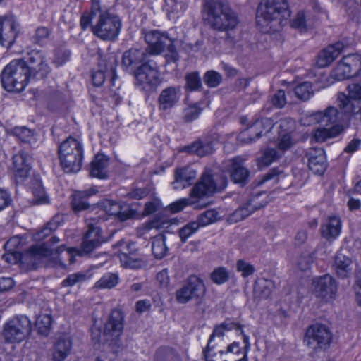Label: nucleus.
<instances>
[{
	"mask_svg": "<svg viewBox=\"0 0 361 361\" xmlns=\"http://www.w3.org/2000/svg\"><path fill=\"white\" fill-rule=\"evenodd\" d=\"M203 11L207 16V21L209 27L214 31L225 32L220 39L212 38V42L221 44L224 42L227 45H233L236 40L231 32L236 28L238 18L230 7L228 1L205 0Z\"/></svg>",
	"mask_w": 361,
	"mask_h": 361,
	"instance_id": "obj_1",
	"label": "nucleus"
},
{
	"mask_svg": "<svg viewBox=\"0 0 361 361\" xmlns=\"http://www.w3.org/2000/svg\"><path fill=\"white\" fill-rule=\"evenodd\" d=\"M348 95L338 92L336 95V107L330 106L324 113L322 122L338 123L343 126L349 123L355 116L361 120V83H352L348 85Z\"/></svg>",
	"mask_w": 361,
	"mask_h": 361,
	"instance_id": "obj_2",
	"label": "nucleus"
},
{
	"mask_svg": "<svg viewBox=\"0 0 361 361\" xmlns=\"http://www.w3.org/2000/svg\"><path fill=\"white\" fill-rule=\"evenodd\" d=\"M66 262L71 265L75 262L74 250L67 249L61 245L54 250L47 247L46 244L32 246L29 250L28 262L37 267L40 264H46L53 267H66Z\"/></svg>",
	"mask_w": 361,
	"mask_h": 361,
	"instance_id": "obj_3",
	"label": "nucleus"
},
{
	"mask_svg": "<svg viewBox=\"0 0 361 361\" xmlns=\"http://www.w3.org/2000/svg\"><path fill=\"white\" fill-rule=\"evenodd\" d=\"M30 80L25 60L23 59L11 61L1 73V85L8 92L23 91Z\"/></svg>",
	"mask_w": 361,
	"mask_h": 361,
	"instance_id": "obj_4",
	"label": "nucleus"
},
{
	"mask_svg": "<svg viewBox=\"0 0 361 361\" xmlns=\"http://www.w3.org/2000/svg\"><path fill=\"white\" fill-rule=\"evenodd\" d=\"M290 17L287 0H262L259 3L257 18L258 22L274 23V26L283 27L288 23Z\"/></svg>",
	"mask_w": 361,
	"mask_h": 361,
	"instance_id": "obj_5",
	"label": "nucleus"
},
{
	"mask_svg": "<svg viewBox=\"0 0 361 361\" xmlns=\"http://www.w3.org/2000/svg\"><path fill=\"white\" fill-rule=\"evenodd\" d=\"M59 157L66 173L78 172L82 167L83 147L76 139L69 137L59 146Z\"/></svg>",
	"mask_w": 361,
	"mask_h": 361,
	"instance_id": "obj_6",
	"label": "nucleus"
},
{
	"mask_svg": "<svg viewBox=\"0 0 361 361\" xmlns=\"http://www.w3.org/2000/svg\"><path fill=\"white\" fill-rule=\"evenodd\" d=\"M145 39L148 44V54L157 55L166 52L167 62H175L178 60L174 42L166 33L152 30L145 34Z\"/></svg>",
	"mask_w": 361,
	"mask_h": 361,
	"instance_id": "obj_7",
	"label": "nucleus"
},
{
	"mask_svg": "<svg viewBox=\"0 0 361 361\" xmlns=\"http://www.w3.org/2000/svg\"><path fill=\"white\" fill-rule=\"evenodd\" d=\"M32 329V322L27 316L17 315L4 324L2 334L5 342L20 343L30 335Z\"/></svg>",
	"mask_w": 361,
	"mask_h": 361,
	"instance_id": "obj_8",
	"label": "nucleus"
},
{
	"mask_svg": "<svg viewBox=\"0 0 361 361\" xmlns=\"http://www.w3.org/2000/svg\"><path fill=\"white\" fill-rule=\"evenodd\" d=\"M121 27L119 18L109 12L101 13L92 26L94 35L103 40H114Z\"/></svg>",
	"mask_w": 361,
	"mask_h": 361,
	"instance_id": "obj_9",
	"label": "nucleus"
},
{
	"mask_svg": "<svg viewBox=\"0 0 361 361\" xmlns=\"http://www.w3.org/2000/svg\"><path fill=\"white\" fill-rule=\"evenodd\" d=\"M331 341V331L326 325L321 324L309 326L304 337L305 344L314 351L328 349Z\"/></svg>",
	"mask_w": 361,
	"mask_h": 361,
	"instance_id": "obj_10",
	"label": "nucleus"
},
{
	"mask_svg": "<svg viewBox=\"0 0 361 361\" xmlns=\"http://www.w3.org/2000/svg\"><path fill=\"white\" fill-rule=\"evenodd\" d=\"M134 75L136 80L135 85L142 91L154 90L161 83L157 67L149 63H144L137 67Z\"/></svg>",
	"mask_w": 361,
	"mask_h": 361,
	"instance_id": "obj_11",
	"label": "nucleus"
},
{
	"mask_svg": "<svg viewBox=\"0 0 361 361\" xmlns=\"http://www.w3.org/2000/svg\"><path fill=\"white\" fill-rule=\"evenodd\" d=\"M206 291L203 280L192 275L188 278L184 286L176 290V299L180 304H185L192 299H202Z\"/></svg>",
	"mask_w": 361,
	"mask_h": 361,
	"instance_id": "obj_12",
	"label": "nucleus"
},
{
	"mask_svg": "<svg viewBox=\"0 0 361 361\" xmlns=\"http://www.w3.org/2000/svg\"><path fill=\"white\" fill-rule=\"evenodd\" d=\"M221 179L222 183L219 184L210 171H205L200 180L192 189L190 192L191 197L201 198L204 196H209L224 189L226 186L227 179L226 177H221Z\"/></svg>",
	"mask_w": 361,
	"mask_h": 361,
	"instance_id": "obj_13",
	"label": "nucleus"
},
{
	"mask_svg": "<svg viewBox=\"0 0 361 361\" xmlns=\"http://www.w3.org/2000/svg\"><path fill=\"white\" fill-rule=\"evenodd\" d=\"M25 64L30 79H43L51 70L44 54L38 50H32L28 53Z\"/></svg>",
	"mask_w": 361,
	"mask_h": 361,
	"instance_id": "obj_14",
	"label": "nucleus"
},
{
	"mask_svg": "<svg viewBox=\"0 0 361 361\" xmlns=\"http://www.w3.org/2000/svg\"><path fill=\"white\" fill-rule=\"evenodd\" d=\"M92 220L93 221H97V222L87 224L88 229L84 235L81 244V252L85 254L91 252L106 241L105 238L102 235L101 228L97 226L98 221L101 220L104 221L106 219L102 218L101 215H99L92 219Z\"/></svg>",
	"mask_w": 361,
	"mask_h": 361,
	"instance_id": "obj_15",
	"label": "nucleus"
},
{
	"mask_svg": "<svg viewBox=\"0 0 361 361\" xmlns=\"http://www.w3.org/2000/svg\"><path fill=\"white\" fill-rule=\"evenodd\" d=\"M268 203V196L264 192H257L247 202L237 209L230 216V220L238 222L250 216L257 209L265 207Z\"/></svg>",
	"mask_w": 361,
	"mask_h": 361,
	"instance_id": "obj_16",
	"label": "nucleus"
},
{
	"mask_svg": "<svg viewBox=\"0 0 361 361\" xmlns=\"http://www.w3.org/2000/svg\"><path fill=\"white\" fill-rule=\"evenodd\" d=\"M274 127L273 121L269 118L256 120L248 128L241 132L238 139L243 143H252L269 133Z\"/></svg>",
	"mask_w": 361,
	"mask_h": 361,
	"instance_id": "obj_17",
	"label": "nucleus"
},
{
	"mask_svg": "<svg viewBox=\"0 0 361 361\" xmlns=\"http://www.w3.org/2000/svg\"><path fill=\"white\" fill-rule=\"evenodd\" d=\"M312 286L316 296L326 301L333 299L336 293V282L329 274L314 279Z\"/></svg>",
	"mask_w": 361,
	"mask_h": 361,
	"instance_id": "obj_18",
	"label": "nucleus"
},
{
	"mask_svg": "<svg viewBox=\"0 0 361 361\" xmlns=\"http://www.w3.org/2000/svg\"><path fill=\"white\" fill-rule=\"evenodd\" d=\"M123 330V314L121 310L115 309L111 311L106 323L103 336L106 341L116 342Z\"/></svg>",
	"mask_w": 361,
	"mask_h": 361,
	"instance_id": "obj_19",
	"label": "nucleus"
},
{
	"mask_svg": "<svg viewBox=\"0 0 361 361\" xmlns=\"http://www.w3.org/2000/svg\"><path fill=\"white\" fill-rule=\"evenodd\" d=\"M18 25L13 16L0 17V44L10 48L18 35Z\"/></svg>",
	"mask_w": 361,
	"mask_h": 361,
	"instance_id": "obj_20",
	"label": "nucleus"
},
{
	"mask_svg": "<svg viewBox=\"0 0 361 361\" xmlns=\"http://www.w3.org/2000/svg\"><path fill=\"white\" fill-rule=\"evenodd\" d=\"M148 55L147 49L132 48L126 51L122 56V66L126 71L135 73L141 64L145 63Z\"/></svg>",
	"mask_w": 361,
	"mask_h": 361,
	"instance_id": "obj_21",
	"label": "nucleus"
},
{
	"mask_svg": "<svg viewBox=\"0 0 361 361\" xmlns=\"http://www.w3.org/2000/svg\"><path fill=\"white\" fill-rule=\"evenodd\" d=\"M228 163L231 180L240 187L245 185L249 180L250 171L244 166V159L236 157L229 160Z\"/></svg>",
	"mask_w": 361,
	"mask_h": 361,
	"instance_id": "obj_22",
	"label": "nucleus"
},
{
	"mask_svg": "<svg viewBox=\"0 0 361 361\" xmlns=\"http://www.w3.org/2000/svg\"><path fill=\"white\" fill-rule=\"evenodd\" d=\"M319 113H323L322 111H319L316 114V118L318 119V122L322 123V124L327 126L331 124L330 123L322 122V116H319ZM333 126L329 128H319L314 130V139L317 142H325L327 139L335 137L339 135L344 130V126L341 124L338 123H331Z\"/></svg>",
	"mask_w": 361,
	"mask_h": 361,
	"instance_id": "obj_23",
	"label": "nucleus"
},
{
	"mask_svg": "<svg viewBox=\"0 0 361 361\" xmlns=\"http://www.w3.org/2000/svg\"><path fill=\"white\" fill-rule=\"evenodd\" d=\"M307 155L310 170L315 174L322 175L327 167L324 151L321 148L310 149Z\"/></svg>",
	"mask_w": 361,
	"mask_h": 361,
	"instance_id": "obj_24",
	"label": "nucleus"
},
{
	"mask_svg": "<svg viewBox=\"0 0 361 361\" xmlns=\"http://www.w3.org/2000/svg\"><path fill=\"white\" fill-rule=\"evenodd\" d=\"M99 204L102 212L106 213L109 215L116 216L121 221L131 218L133 214V212L128 208L111 200H104L102 201Z\"/></svg>",
	"mask_w": 361,
	"mask_h": 361,
	"instance_id": "obj_25",
	"label": "nucleus"
},
{
	"mask_svg": "<svg viewBox=\"0 0 361 361\" xmlns=\"http://www.w3.org/2000/svg\"><path fill=\"white\" fill-rule=\"evenodd\" d=\"M31 157L27 153L20 151L13 157V165L16 178L22 181L27 177L31 169Z\"/></svg>",
	"mask_w": 361,
	"mask_h": 361,
	"instance_id": "obj_26",
	"label": "nucleus"
},
{
	"mask_svg": "<svg viewBox=\"0 0 361 361\" xmlns=\"http://www.w3.org/2000/svg\"><path fill=\"white\" fill-rule=\"evenodd\" d=\"M180 87H169L164 89L158 98L159 109L166 111L174 106L179 101Z\"/></svg>",
	"mask_w": 361,
	"mask_h": 361,
	"instance_id": "obj_27",
	"label": "nucleus"
},
{
	"mask_svg": "<svg viewBox=\"0 0 361 361\" xmlns=\"http://www.w3.org/2000/svg\"><path fill=\"white\" fill-rule=\"evenodd\" d=\"M72 344V340L70 336L63 335L59 337L53 347V360L63 361L71 354Z\"/></svg>",
	"mask_w": 361,
	"mask_h": 361,
	"instance_id": "obj_28",
	"label": "nucleus"
},
{
	"mask_svg": "<svg viewBox=\"0 0 361 361\" xmlns=\"http://www.w3.org/2000/svg\"><path fill=\"white\" fill-rule=\"evenodd\" d=\"M343 48V43L337 42L324 49L317 56V66L319 68L328 66L339 56Z\"/></svg>",
	"mask_w": 361,
	"mask_h": 361,
	"instance_id": "obj_29",
	"label": "nucleus"
},
{
	"mask_svg": "<svg viewBox=\"0 0 361 361\" xmlns=\"http://www.w3.org/2000/svg\"><path fill=\"white\" fill-rule=\"evenodd\" d=\"M98 192L95 188L84 191H76L72 195L71 207L75 212H80L89 209L91 206L88 198Z\"/></svg>",
	"mask_w": 361,
	"mask_h": 361,
	"instance_id": "obj_30",
	"label": "nucleus"
},
{
	"mask_svg": "<svg viewBox=\"0 0 361 361\" xmlns=\"http://www.w3.org/2000/svg\"><path fill=\"white\" fill-rule=\"evenodd\" d=\"M196 175V171L189 166L177 169L175 172V180L173 183V188H185L191 185Z\"/></svg>",
	"mask_w": 361,
	"mask_h": 361,
	"instance_id": "obj_31",
	"label": "nucleus"
},
{
	"mask_svg": "<svg viewBox=\"0 0 361 361\" xmlns=\"http://www.w3.org/2000/svg\"><path fill=\"white\" fill-rule=\"evenodd\" d=\"M334 267L339 277L346 278L351 274L352 260L339 251L335 257Z\"/></svg>",
	"mask_w": 361,
	"mask_h": 361,
	"instance_id": "obj_32",
	"label": "nucleus"
},
{
	"mask_svg": "<svg viewBox=\"0 0 361 361\" xmlns=\"http://www.w3.org/2000/svg\"><path fill=\"white\" fill-rule=\"evenodd\" d=\"M322 235L327 240L335 239L341 232V220L336 216H330L322 226Z\"/></svg>",
	"mask_w": 361,
	"mask_h": 361,
	"instance_id": "obj_33",
	"label": "nucleus"
},
{
	"mask_svg": "<svg viewBox=\"0 0 361 361\" xmlns=\"http://www.w3.org/2000/svg\"><path fill=\"white\" fill-rule=\"evenodd\" d=\"M109 159L106 156L98 154L91 163L90 176L99 178H106V168L108 166Z\"/></svg>",
	"mask_w": 361,
	"mask_h": 361,
	"instance_id": "obj_34",
	"label": "nucleus"
},
{
	"mask_svg": "<svg viewBox=\"0 0 361 361\" xmlns=\"http://www.w3.org/2000/svg\"><path fill=\"white\" fill-rule=\"evenodd\" d=\"M233 329L241 330V325L231 319H226L221 324L215 325L207 343L212 345L215 337L222 338L225 336L226 331H229Z\"/></svg>",
	"mask_w": 361,
	"mask_h": 361,
	"instance_id": "obj_35",
	"label": "nucleus"
},
{
	"mask_svg": "<svg viewBox=\"0 0 361 361\" xmlns=\"http://www.w3.org/2000/svg\"><path fill=\"white\" fill-rule=\"evenodd\" d=\"M181 152L195 154L199 157H205L214 152V147L210 142H195L190 145L185 146Z\"/></svg>",
	"mask_w": 361,
	"mask_h": 361,
	"instance_id": "obj_36",
	"label": "nucleus"
},
{
	"mask_svg": "<svg viewBox=\"0 0 361 361\" xmlns=\"http://www.w3.org/2000/svg\"><path fill=\"white\" fill-rule=\"evenodd\" d=\"M152 251L157 259H162L166 255L168 247L164 235H158L152 239Z\"/></svg>",
	"mask_w": 361,
	"mask_h": 361,
	"instance_id": "obj_37",
	"label": "nucleus"
},
{
	"mask_svg": "<svg viewBox=\"0 0 361 361\" xmlns=\"http://www.w3.org/2000/svg\"><path fill=\"white\" fill-rule=\"evenodd\" d=\"M185 90L188 92L199 91L202 87V80L200 74L197 71L186 73L185 75Z\"/></svg>",
	"mask_w": 361,
	"mask_h": 361,
	"instance_id": "obj_38",
	"label": "nucleus"
},
{
	"mask_svg": "<svg viewBox=\"0 0 361 361\" xmlns=\"http://www.w3.org/2000/svg\"><path fill=\"white\" fill-rule=\"evenodd\" d=\"M119 281L117 274L114 273H106L95 283L94 287L100 289H111L115 287Z\"/></svg>",
	"mask_w": 361,
	"mask_h": 361,
	"instance_id": "obj_39",
	"label": "nucleus"
},
{
	"mask_svg": "<svg viewBox=\"0 0 361 361\" xmlns=\"http://www.w3.org/2000/svg\"><path fill=\"white\" fill-rule=\"evenodd\" d=\"M281 156V153L274 148H267L262 152V156L258 158V165L267 166L276 161Z\"/></svg>",
	"mask_w": 361,
	"mask_h": 361,
	"instance_id": "obj_40",
	"label": "nucleus"
},
{
	"mask_svg": "<svg viewBox=\"0 0 361 361\" xmlns=\"http://www.w3.org/2000/svg\"><path fill=\"white\" fill-rule=\"evenodd\" d=\"M118 256L121 263L124 267L136 269L141 267L142 262L135 257V255L133 252L127 253L125 251H122Z\"/></svg>",
	"mask_w": 361,
	"mask_h": 361,
	"instance_id": "obj_41",
	"label": "nucleus"
},
{
	"mask_svg": "<svg viewBox=\"0 0 361 361\" xmlns=\"http://www.w3.org/2000/svg\"><path fill=\"white\" fill-rule=\"evenodd\" d=\"M71 57L70 50L65 46H60L55 49L53 63L56 66H61L69 61Z\"/></svg>",
	"mask_w": 361,
	"mask_h": 361,
	"instance_id": "obj_42",
	"label": "nucleus"
},
{
	"mask_svg": "<svg viewBox=\"0 0 361 361\" xmlns=\"http://www.w3.org/2000/svg\"><path fill=\"white\" fill-rule=\"evenodd\" d=\"M52 319L49 314H40L37 317L35 325L38 333L43 336H47L50 331Z\"/></svg>",
	"mask_w": 361,
	"mask_h": 361,
	"instance_id": "obj_43",
	"label": "nucleus"
},
{
	"mask_svg": "<svg viewBox=\"0 0 361 361\" xmlns=\"http://www.w3.org/2000/svg\"><path fill=\"white\" fill-rule=\"evenodd\" d=\"M32 190L34 195L33 202L35 204H39L48 202L47 196L41 182L37 180H35L32 185Z\"/></svg>",
	"mask_w": 361,
	"mask_h": 361,
	"instance_id": "obj_44",
	"label": "nucleus"
},
{
	"mask_svg": "<svg viewBox=\"0 0 361 361\" xmlns=\"http://www.w3.org/2000/svg\"><path fill=\"white\" fill-rule=\"evenodd\" d=\"M89 279L87 274L84 272H77L68 275V276L62 281L63 287H71L75 285L80 284L86 281Z\"/></svg>",
	"mask_w": 361,
	"mask_h": 361,
	"instance_id": "obj_45",
	"label": "nucleus"
},
{
	"mask_svg": "<svg viewBox=\"0 0 361 361\" xmlns=\"http://www.w3.org/2000/svg\"><path fill=\"white\" fill-rule=\"evenodd\" d=\"M295 94L303 101L308 100L313 95L312 84L309 82H304L295 87Z\"/></svg>",
	"mask_w": 361,
	"mask_h": 361,
	"instance_id": "obj_46",
	"label": "nucleus"
},
{
	"mask_svg": "<svg viewBox=\"0 0 361 361\" xmlns=\"http://www.w3.org/2000/svg\"><path fill=\"white\" fill-rule=\"evenodd\" d=\"M218 215L219 213L215 209H208L198 216L196 222L200 227L205 226L215 222L218 219Z\"/></svg>",
	"mask_w": 361,
	"mask_h": 361,
	"instance_id": "obj_47",
	"label": "nucleus"
},
{
	"mask_svg": "<svg viewBox=\"0 0 361 361\" xmlns=\"http://www.w3.org/2000/svg\"><path fill=\"white\" fill-rule=\"evenodd\" d=\"M285 177L286 173L283 170L278 168H273L262 177V179L259 181L258 184L261 185L269 180H273L274 183H276L280 180V179Z\"/></svg>",
	"mask_w": 361,
	"mask_h": 361,
	"instance_id": "obj_48",
	"label": "nucleus"
},
{
	"mask_svg": "<svg viewBox=\"0 0 361 361\" xmlns=\"http://www.w3.org/2000/svg\"><path fill=\"white\" fill-rule=\"evenodd\" d=\"M204 81L209 87H216L222 82V76L218 72L210 70L204 75Z\"/></svg>",
	"mask_w": 361,
	"mask_h": 361,
	"instance_id": "obj_49",
	"label": "nucleus"
},
{
	"mask_svg": "<svg viewBox=\"0 0 361 361\" xmlns=\"http://www.w3.org/2000/svg\"><path fill=\"white\" fill-rule=\"evenodd\" d=\"M13 134L23 143H30L34 136L32 130L24 126L16 127L13 129Z\"/></svg>",
	"mask_w": 361,
	"mask_h": 361,
	"instance_id": "obj_50",
	"label": "nucleus"
},
{
	"mask_svg": "<svg viewBox=\"0 0 361 361\" xmlns=\"http://www.w3.org/2000/svg\"><path fill=\"white\" fill-rule=\"evenodd\" d=\"M351 73L352 71L350 68L339 62L337 66L334 69L332 75L338 80H343L345 78L350 77Z\"/></svg>",
	"mask_w": 361,
	"mask_h": 361,
	"instance_id": "obj_51",
	"label": "nucleus"
},
{
	"mask_svg": "<svg viewBox=\"0 0 361 361\" xmlns=\"http://www.w3.org/2000/svg\"><path fill=\"white\" fill-rule=\"evenodd\" d=\"M200 228L196 221L190 222L179 230V236L182 242L185 243L188 238Z\"/></svg>",
	"mask_w": 361,
	"mask_h": 361,
	"instance_id": "obj_52",
	"label": "nucleus"
},
{
	"mask_svg": "<svg viewBox=\"0 0 361 361\" xmlns=\"http://www.w3.org/2000/svg\"><path fill=\"white\" fill-rule=\"evenodd\" d=\"M212 281L216 284H222L228 279V272L224 267H218L211 273Z\"/></svg>",
	"mask_w": 361,
	"mask_h": 361,
	"instance_id": "obj_53",
	"label": "nucleus"
},
{
	"mask_svg": "<svg viewBox=\"0 0 361 361\" xmlns=\"http://www.w3.org/2000/svg\"><path fill=\"white\" fill-rule=\"evenodd\" d=\"M340 62L353 71L361 64V57L357 54H349L343 56Z\"/></svg>",
	"mask_w": 361,
	"mask_h": 361,
	"instance_id": "obj_54",
	"label": "nucleus"
},
{
	"mask_svg": "<svg viewBox=\"0 0 361 361\" xmlns=\"http://www.w3.org/2000/svg\"><path fill=\"white\" fill-rule=\"evenodd\" d=\"M201 113V109L193 105L186 108L183 112V119L185 122H191L197 119Z\"/></svg>",
	"mask_w": 361,
	"mask_h": 361,
	"instance_id": "obj_55",
	"label": "nucleus"
},
{
	"mask_svg": "<svg viewBox=\"0 0 361 361\" xmlns=\"http://www.w3.org/2000/svg\"><path fill=\"white\" fill-rule=\"evenodd\" d=\"M236 267L237 270L242 273L243 277L252 275L255 271L254 267L244 260H238Z\"/></svg>",
	"mask_w": 361,
	"mask_h": 361,
	"instance_id": "obj_56",
	"label": "nucleus"
},
{
	"mask_svg": "<svg viewBox=\"0 0 361 361\" xmlns=\"http://www.w3.org/2000/svg\"><path fill=\"white\" fill-rule=\"evenodd\" d=\"M292 145V140L290 135L286 133L279 135L278 147L281 151V154L284 151L290 147Z\"/></svg>",
	"mask_w": 361,
	"mask_h": 361,
	"instance_id": "obj_57",
	"label": "nucleus"
},
{
	"mask_svg": "<svg viewBox=\"0 0 361 361\" xmlns=\"http://www.w3.org/2000/svg\"><path fill=\"white\" fill-rule=\"evenodd\" d=\"M271 103L276 108H282L286 103L285 92L278 90L271 97Z\"/></svg>",
	"mask_w": 361,
	"mask_h": 361,
	"instance_id": "obj_58",
	"label": "nucleus"
},
{
	"mask_svg": "<svg viewBox=\"0 0 361 361\" xmlns=\"http://www.w3.org/2000/svg\"><path fill=\"white\" fill-rule=\"evenodd\" d=\"M291 26L295 29L305 30L306 28L305 15L302 11H300L291 22Z\"/></svg>",
	"mask_w": 361,
	"mask_h": 361,
	"instance_id": "obj_59",
	"label": "nucleus"
},
{
	"mask_svg": "<svg viewBox=\"0 0 361 361\" xmlns=\"http://www.w3.org/2000/svg\"><path fill=\"white\" fill-rule=\"evenodd\" d=\"M166 224H168V221H166L164 219H162L159 216H156L152 220L146 223L145 227L147 231H149L153 228L161 229L166 228L165 225Z\"/></svg>",
	"mask_w": 361,
	"mask_h": 361,
	"instance_id": "obj_60",
	"label": "nucleus"
},
{
	"mask_svg": "<svg viewBox=\"0 0 361 361\" xmlns=\"http://www.w3.org/2000/svg\"><path fill=\"white\" fill-rule=\"evenodd\" d=\"M51 34L50 30L46 27H39L35 31L33 40L37 44H40L47 39Z\"/></svg>",
	"mask_w": 361,
	"mask_h": 361,
	"instance_id": "obj_61",
	"label": "nucleus"
},
{
	"mask_svg": "<svg viewBox=\"0 0 361 361\" xmlns=\"http://www.w3.org/2000/svg\"><path fill=\"white\" fill-rule=\"evenodd\" d=\"M106 67L103 69H99L97 71H93L92 73V80L94 86L100 87L104 82L106 79L105 70Z\"/></svg>",
	"mask_w": 361,
	"mask_h": 361,
	"instance_id": "obj_62",
	"label": "nucleus"
},
{
	"mask_svg": "<svg viewBox=\"0 0 361 361\" xmlns=\"http://www.w3.org/2000/svg\"><path fill=\"white\" fill-rule=\"evenodd\" d=\"M149 193L147 188H133L126 196L130 199L140 200L146 197Z\"/></svg>",
	"mask_w": 361,
	"mask_h": 361,
	"instance_id": "obj_63",
	"label": "nucleus"
},
{
	"mask_svg": "<svg viewBox=\"0 0 361 361\" xmlns=\"http://www.w3.org/2000/svg\"><path fill=\"white\" fill-rule=\"evenodd\" d=\"M93 20H95V16L90 13H84L80 18V25L83 30L87 29L90 26L94 24Z\"/></svg>",
	"mask_w": 361,
	"mask_h": 361,
	"instance_id": "obj_64",
	"label": "nucleus"
}]
</instances>
